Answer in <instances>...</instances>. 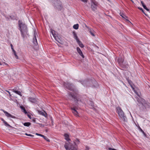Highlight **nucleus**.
Returning a JSON list of instances; mask_svg holds the SVG:
<instances>
[{"label":"nucleus","instance_id":"nucleus-21","mask_svg":"<svg viewBox=\"0 0 150 150\" xmlns=\"http://www.w3.org/2000/svg\"><path fill=\"white\" fill-rule=\"evenodd\" d=\"M141 2L143 7L144 9H146L147 11H150L146 7V6L145 5L143 1H141Z\"/></svg>","mask_w":150,"mask_h":150},{"label":"nucleus","instance_id":"nucleus-1","mask_svg":"<svg viewBox=\"0 0 150 150\" xmlns=\"http://www.w3.org/2000/svg\"><path fill=\"white\" fill-rule=\"evenodd\" d=\"M18 29L20 30L21 36L23 38H25L27 35H29L28 33V30L26 25L20 20H18Z\"/></svg>","mask_w":150,"mask_h":150},{"label":"nucleus","instance_id":"nucleus-33","mask_svg":"<svg viewBox=\"0 0 150 150\" xmlns=\"http://www.w3.org/2000/svg\"><path fill=\"white\" fill-rule=\"evenodd\" d=\"M139 129V130L141 132H142V133L145 136H146V133L144 132L142 130V129L141 128V127H140V126L138 125V126L137 127Z\"/></svg>","mask_w":150,"mask_h":150},{"label":"nucleus","instance_id":"nucleus-4","mask_svg":"<svg viewBox=\"0 0 150 150\" xmlns=\"http://www.w3.org/2000/svg\"><path fill=\"white\" fill-rule=\"evenodd\" d=\"M68 94L69 96V98L71 100H74V102L76 103V105L78 104L79 100L77 97V95L76 93H74L72 92L68 91Z\"/></svg>","mask_w":150,"mask_h":150},{"label":"nucleus","instance_id":"nucleus-14","mask_svg":"<svg viewBox=\"0 0 150 150\" xmlns=\"http://www.w3.org/2000/svg\"><path fill=\"white\" fill-rule=\"evenodd\" d=\"M28 99L29 100L31 103H37L38 101L35 98L33 97H29Z\"/></svg>","mask_w":150,"mask_h":150},{"label":"nucleus","instance_id":"nucleus-23","mask_svg":"<svg viewBox=\"0 0 150 150\" xmlns=\"http://www.w3.org/2000/svg\"><path fill=\"white\" fill-rule=\"evenodd\" d=\"M52 33L56 40L59 43H60V41L61 40L59 38H58V37L57 36L56 37L55 36V35L53 34L52 32Z\"/></svg>","mask_w":150,"mask_h":150},{"label":"nucleus","instance_id":"nucleus-29","mask_svg":"<svg viewBox=\"0 0 150 150\" xmlns=\"http://www.w3.org/2000/svg\"><path fill=\"white\" fill-rule=\"evenodd\" d=\"M22 123L24 126L28 127H29L31 125V123L30 122Z\"/></svg>","mask_w":150,"mask_h":150},{"label":"nucleus","instance_id":"nucleus-26","mask_svg":"<svg viewBox=\"0 0 150 150\" xmlns=\"http://www.w3.org/2000/svg\"><path fill=\"white\" fill-rule=\"evenodd\" d=\"M73 35L74 36V39L76 40V41H78V40H79V39L77 35V34L75 32H73Z\"/></svg>","mask_w":150,"mask_h":150},{"label":"nucleus","instance_id":"nucleus-16","mask_svg":"<svg viewBox=\"0 0 150 150\" xmlns=\"http://www.w3.org/2000/svg\"><path fill=\"white\" fill-rule=\"evenodd\" d=\"M71 145L69 142H68V143H65V144L64 145V146L66 150H69V148Z\"/></svg>","mask_w":150,"mask_h":150},{"label":"nucleus","instance_id":"nucleus-15","mask_svg":"<svg viewBox=\"0 0 150 150\" xmlns=\"http://www.w3.org/2000/svg\"><path fill=\"white\" fill-rule=\"evenodd\" d=\"M34 34V36L33 40V42L35 46H38L37 41L35 36V33Z\"/></svg>","mask_w":150,"mask_h":150},{"label":"nucleus","instance_id":"nucleus-6","mask_svg":"<svg viewBox=\"0 0 150 150\" xmlns=\"http://www.w3.org/2000/svg\"><path fill=\"white\" fill-rule=\"evenodd\" d=\"M124 60L121 57H119L117 59V62L119 64L121 65L123 68L124 69H127L128 68V65H126L124 66V65L122 64Z\"/></svg>","mask_w":150,"mask_h":150},{"label":"nucleus","instance_id":"nucleus-27","mask_svg":"<svg viewBox=\"0 0 150 150\" xmlns=\"http://www.w3.org/2000/svg\"><path fill=\"white\" fill-rule=\"evenodd\" d=\"M80 141L78 139H76L74 142V143L75 146H77L79 144Z\"/></svg>","mask_w":150,"mask_h":150},{"label":"nucleus","instance_id":"nucleus-35","mask_svg":"<svg viewBox=\"0 0 150 150\" xmlns=\"http://www.w3.org/2000/svg\"><path fill=\"white\" fill-rule=\"evenodd\" d=\"M138 9H139V10H141V11H142L146 16H147V14H146L145 13V12H144L143 9V8L141 7H138Z\"/></svg>","mask_w":150,"mask_h":150},{"label":"nucleus","instance_id":"nucleus-53","mask_svg":"<svg viewBox=\"0 0 150 150\" xmlns=\"http://www.w3.org/2000/svg\"><path fill=\"white\" fill-rule=\"evenodd\" d=\"M95 82L96 83H97V82Z\"/></svg>","mask_w":150,"mask_h":150},{"label":"nucleus","instance_id":"nucleus-18","mask_svg":"<svg viewBox=\"0 0 150 150\" xmlns=\"http://www.w3.org/2000/svg\"><path fill=\"white\" fill-rule=\"evenodd\" d=\"M12 91L15 93L17 94H18V95L20 96H22L21 92H20V91H17L16 89L15 88L14 89H13Z\"/></svg>","mask_w":150,"mask_h":150},{"label":"nucleus","instance_id":"nucleus-47","mask_svg":"<svg viewBox=\"0 0 150 150\" xmlns=\"http://www.w3.org/2000/svg\"><path fill=\"white\" fill-rule=\"evenodd\" d=\"M35 134L37 135H38V136H40V135H41V134H39V133H36Z\"/></svg>","mask_w":150,"mask_h":150},{"label":"nucleus","instance_id":"nucleus-17","mask_svg":"<svg viewBox=\"0 0 150 150\" xmlns=\"http://www.w3.org/2000/svg\"><path fill=\"white\" fill-rule=\"evenodd\" d=\"M61 1L59 0H56L54 1L53 2V5L54 6L55 8H56L57 5L61 3Z\"/></svg>","mask_w":150,"mask_h":150},{"label":"nucleus","instance_id":"nucleus-28","mask_svg":"<svg viewBox=\"0 0 150 150\" xmlns=\"http://www.w3.org/2000/svg\"><path fill=\"white\" fill-rule=\"evenodd\" d=\"M64 136L65 137V139L68 141L69 140H70V139L69 138V135L67 134H64Z\"/></svg>","mask_w":150,"mask_h":150},{"label":"nucleus","instance_id":"nucleus-31","mask_svg":"<svg viewBox=\"0 0 150 150\" xmlns=\"http://www.w3.org/2000/svg\"><path fill=\"white\" fill-rule=\"evenodd\" d=\"M21 108V109L22 110H23V112H24L25 114H26L27 113V112L25 108L23 106H21L20 107Z\"/></svg>","mask_w":150,"mask_h":150},{"label":"nucleus","instance_id":"nucleus-32","mask_svg":"<svg viewBox=\"0 0 150 150\" xmlns=\"http://www.w3.org/2000/svg\"><path fill=\"white\" fill-rule=\"evenodd\" d=\"M38 112L41 115L44 116L45 117H46L47 115V113L46 112L45 113H44L43 112L41 111H39Z\"/></svg>","mask_w":150,"mask_h":150},{"label":"nucleus","instance_id":"nucleus-5","mask_svg":"<svg viewBox=\"0 0 150 150\" xmlns=\"http://www.w3.org/2000/svg\"><path fill=\"white\" fill-rule=\"evenodd\" d=\"M91 3V8L92 11H96L98 4V3L95 0H92Z\"/></svg>","mask_w":150,"mask_h":150},{"label":"nucleus","instance_id":"nucleus-8","mask_svg":"<svg viewBox=\"0 0 150 150\" xmlns=\"http://www.w3.org/2000/svg\"><path fill=\"white\" fill-rule=\"evenodd\" d=\"M79 82H80L84 86H87L88 85L90 81L88 80H86L83 81L79 80Z\"/></svg>","mask_w":150,"mask_h":150},{"label":"nucleus","instance_id":"nucleus-43","mask_svg":"<svg viewBox=\"0 0 150 150\" xmlns=\"http://www.w3.org/2000/svg\"><path fill=\"white\" fill-rule=\"evenodd\" d=\"M10 46H11V49L12 50H13L14 49H13V45L11 44H10Z\"/></svg>","mask_w":150,"mask_h":150},{"label":"nucleus","instance_id":"nucleus-30","mask_svg":"<svg viewBox=\"0 0 150 150\" xmlns=\"http://www.w3.org/2000/svg\"><path fill=\"white\" fill-rule=\"evenodd\" d=\"M12 51L13 52V54L14 55L15 57L16 58V59H18V57L16 54V51L14 49L12 50Z\"/></svg>","mask_w":150,"mask_h":150},{"label":"nucleus","instance_id":"nucleus-45","mask_svg":"<svg viewBox=\"0 0 150 150\" xmlns=\"http://www.w3.org/2000/svg\"><path fill=\"white\" fill-rule=\"evenodd\" d=\"M28 115V117L30 118V119H31V116L30 115H29V114H28L27 115Z\"/></svg>","mask_w":150,"mask_h":150},{"label":"nucleus","instance_id":"nucleus-2","mask_svg":"<svg viewBox=\"0 0 150 150\" xmlns=\"http://www.w3.org/2000/svg\"><path fill=\"white\" fill-rule=\"evenodd\" d=\"M116 112L121 120L124 122H127V121L126 116L120 107L118 106L116 108Z\"/></svg>","mask_w":150,"mask_h":150},{"label":"nucleus","instance_id":"nucleus-48","mask_svg":"<svg viewBox=\"0 0 150 150\" xmlns=\"http://www.w3.org/2000/svg\"><path fill=\"white\" fill-rule=\"evenodd\" d=\"M45 136L44 135H42V134H41V135H40V137H43V138H44V137H45Z\"/></svg>","mask_w":150,"mask_h":150},{"label":"nucleus","instance_id":"nucleus-25","mask_svg":"<svg viewBox=\"0 0 150 150\" xmlns=\"http://www.w3.org/2000/svg\"><path fill=\"white\" fill-rule=\"evenodd\" d=\"M149 103L147 102H145L144 103V106L146 108H149L150 107Z\"/></svg>","mask_w":150,"mask_h":150},{"label":"nucleus","instance_id":"nucleus-41","mask_svg":"<svg viewBox=\"0 0 150 150\" xmlns=\"http://www.w3.org/2000/svg\"><path fill=\"white\" fill-rule=\"evenodd\" d=\"M36 118H33V119L32 120V121L34 123H36Z\"/></svg>","mask_w":150,"mask_h":150},{"label":"nucleus","instance_id":"nucleus-37","mask_svg":"<svg viewBox=\"0 0 150 150\" xmlns=\"http://www.w3.org/2000/svg\"><path fill=\"white\" fill-rule=\"evenodd\" d=\"M4 123L5 124V125L6 126L8 127H11V126L8 124L7 122L6 121Z\"/></svg>","mask_w":150,"mask_h":150},{"label":"nucleus","instance_id":"nucleus-44","mask_svg":"<svg viewBox=\"0 0 150 150\" xmlns=\"http://www.w3.org/2000/svg\"><path fill=\"white\" fill-rule=\"evenodd\" d=\"M6 91L7 92H8L9 93V96H11V94L10 93L9 91H7V90H6Z\"/></svg>","mask_w":150,"mask_h":150},{"label":"nucleus","instance_id":"nucleus-7","mask_svg":"<svg viewBox=\"0 0 150 150\" xmlns=\"http://www.w3.org/2000/svg\"><path fill=\"white\" fill-rule=\"evenodd\" d=\"M71 109L72 110V112L74 114V115L76 117H79V113L77 110V108L75 107H71Z\"/></svg>","mask_w":150,"mask_h":150},{"label":"nucleus","instance_id":"nucleus-19","mask_svg":"<svg viewBox=\"0 0 150 150\" xmlns=\"http://www.w3.org/2000/svg\"><path fill=\"white\" fill-rule=\"evenodd\" d=\"M58 11H61L62 8V5L60 4L57 5V6L55 8Z\"/></svg>","mask_w":150,"mask_h":150},{"label":"nucleus","instance_id":"nucleus-36","mask_svg":"<svg viewBox=\"0 0 150 150\" xmlns=\"http://www.w3.org/2000/svg\"><path fill=\"white\" fill-rule=\"evenodd\" d=\"M89 31L91 34L93 36H94L95 35L94 34L93 32V31L91 29H89Z\"/></svg>","mask_w":150,"mask_h":150},{"label":"nucleus","instance_id":"nucleus-9","mask_svg":"<svg viewBox=\"0 0 150 150\" xmlns=\"http://www.w3.org/2000/svg\"><path fill=\"white\" fill-rule=\"evenodd\" d=\"M88 107L89 108L93 109L94 111L96 110V109L95 107L94 103L92 101H89L88 103Z\"/></svg>","mask_w":150,"mask_h":150},{"label":"nucleus","instance_id":"nucleus-34","mask_svg":"<svg viewBox=\"0 0 150 150\" xmlns=\"http://www.w3.org/2000/svg\"><path fill=\"white\" fill-rule=\"evenodd\" d=\"M79 27V25L78 24L74 25L73 26V28L76 30H77L78 29Z\"/></svg>","mask_w":150,"mask_h":150},{"label":"nucleus","instance_id":"nucleus-39","mask_svg":"<svg viewBox=\"0 0 150 150\" xmlns=\"http://www.w3.org/2000/svg\"><path fill=\"white\" fill-rule=\"evenodd\" d=\"M36 123L37 124H39L40 125V127H44L45 126V125H44L42 123Z\"/></svg>","mask_w":150,"mask_h":150},{"label":"nucleus","instance_id":"nucleus-12","mask_svg":"<svg viewBox=\"0 0 150 150\" xmlns=\"http://www.w3.org/2000/svg\"><path fill=\"white\" fill-rule=\"evenodd\" d=\"M128 81L129 84L130 85L131 87L132 88V89L135 92V89L134 87H135L133 83L130 80H128Z\"/></svg>","mask_w":150,"mask_h":150},{"label":"nucleus","instance_id":"nucleus-3","mask_svg":"<svg viewBox=\"0 0 150 150\" xmlns=\"http://www.w3.org/2000/svg\"><path fill=\"white\" fill-rule=\"evenodd\" d=\"M63 85L65 89H67L73 91L75 90V87L72 83L68 82H64Z\"/></svg>","mask_w":150,"mask_h":150},{"label":"nucleus","instance_id":"nucleus-52","mask_svg":"<svg viewBox=\"0 0 150 150\" xmlns=\"http://www.w3.org/2000/svg\"><path fill=\"white\" fill-rule=\"evenodd\" d=\"M2 64H1V62H0V65H1Z\"/></svg>","mask_w":150,"mask_h":150},{"label":"nucleus","instance_id":"nucleus-22","mask_svg":"<svg viewBox=\"0 0 150 150\" xmlns=\"http://www.w3.org/2000/svg\"><path fill=\"white\" fill-rule=\"evenodd\" d=\"M120 15L123 18H125L127 21H129V20L127 19L128 18V17L126 16L123 13H120Z\"/></svg>","mask_w":150,"mask_h":150},{"label":"nucleus","instance_id":"nucleus-49","mask_svg":"<svg viewBox=\"0 0 150 150\" xmlns=\"http://www.w3.org/2000/svg\"><path fill=\"white\" fill-rule=\"evenodd\" d=\"M4 63L6 65H8V64L6 62H4Z\"/></svg>","mask_w":150,"mask_h":150},{"label":"nucleus","instance_id":"nucleus-40","mask_svg":"<svg viewBox=\"0 0 150 150\" xmlns=\"http://www.w3.org/2000/svg\"><path fill=\"white\" fill-rule=\"evenodd\" d=\"M25 134L27 136H30V137H34V135H33L31 134H28L27 133H25Z\"/></svg>","mask_w":150,"mask_h":150},{"label":"nucleus","instance_id":"nucleus-42","mask_svg":"<svg viewBox=\"0 0 150 150\" xmlns=\"http://www.w3.org/2000/svg\"><path fill=\"white\" fill-rule=\"evenodd\" d=\"M81 1L85 3H87V0H81Z\"/></svg>","mask_w":150,"mask_h":150},{"label":"nucleus","instance_id":"nucleus-38","mask_svg":"<svg viewBox=\"0 0 150 150\" xmlns=\"http://www.w3.org/2000/svg\"><path fill=\"white\" fill-rule=\"evenodd\" d=\"M44 139L46 141H47V142H50V139L46 136H45L44 137Z\"/></svg>","mask_w":150,"mask_h":150},{"label":"nucleus","instance_id":"nucleus-50","mask_svg":"<svg viewBox=\"0 0 150 150\" xmlns=\"http://www.w3.org/2000/svg\"><path fill=\"white\" fill-rule=\"evenodd\" d=\"M48 130L47 129H46L45 130V131L46 132H48Z\"/></svg>","mask_w":150,"mask_h":150},{"label":"nucleus","instance_id":"nucleus-11","mask_svg":"<svg viewBox=\"0 0 150 150\" xmlns=\"http://www.w3.org/2000/svg\"><path fill=\"white\" fill-rule=\"evenodd\" d=\"M9 18L12 20H17L18 19V17L16 14L15 16L13 15L9 16L8 17H7L6 18H8V19H9Z\"/></svg>","mask_w":150,"mask_h":150},{"label":"nucleus","instance_id":"nucleus-46","mask_svg":"<svg viewBox=\"0 0 150 150\" xmlns=\"http://www.w3.org/2000/svg\"><path fill=\"white\" fill-rule=\"evenodd\" d=\"M1 120L3 122V123H4L6 121L3 118H1Z\"/></svg>","mask_w":150,"mask_h":150},{"label":"nucleus","instance_id":"nucleus-24","mask_svg":"<svg viewBox=\"0 0 150 150\" xmlns=\"http://www.w3.org/2000/svg\"><path fill=\"white\" fill-rule=\"evenodd\" d=\"M77 42L81 47L83 48L84 47V45L79 40H78V41H77Z\"/></svg>","mask_w":150,"mask_h":150},{"label":"nucleus","instance_id":"nucleus-51","mask_svg":"<svg viewBox=\"0 0 150 150\" xmlns=\"http://www.w3.org/2000/svg\"><path fill=\"white\" fill-rule=\"evenodd\" d=\"M132 2L134 3L133 1L132 0H130Z\"/></svg>","mask_w":150,"mask_h":150},{"label":"nucleus","instance_id":"nucleus-20","mask_svg":"<svg viewBox=\"0 0 150 150\" xmlns=\"http://www.w3.org/2000/svg\"><path fill=\"white\" fill-rule=\"evenodd\" d=\"M77 146L71 145L69 148V150H77Z\"/></svg>","mask_w":150,"mask_h":150},{"label":"nucleus","instance_id":"nucleus-10","mask_svg":"<svg viewBox=\"0 0 150 150\" xmlns=\"http://www.w3.org/2000/svg\"><path fill=\"white\" fill-rule=\"evenodd\" d=\"M1 110L3 111V112L5 114V115L7 117H11L13 118H16V117L8 113V112L6 111H5L4 110L1 109Z\"/></svg>","mask_w":150,"mask_h":150},{"label":"nucleus","instance_id":"nucleus-13","mask_svg":"<svg viewBox=\"0 0 150 150\" xmlns=\"http://www.w3.org/2000/svg\"><path fill=\"white\" fill-rule=\"evenodd\" d=\"M76 50H77V52H78V53L79 54V55H80L81 56V57L83 58H84V56L83 54V53L81 51V50H80V48L79 47H77L76 48Z\"/></svg>","mask_w":150,"mask_h":150}]
</instances>
